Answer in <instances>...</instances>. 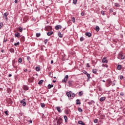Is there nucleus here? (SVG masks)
Returning <instances> with one entry per match:
<instances>
[{
  "instance_id": "34",
  "label": "nucleus",
  "mask_w": 125,
  "mask_h": 125,
  "mask_svg": "<svg viewBox=\"0 0 125 125\" xmlns=\"http://www.w3.org/2000/svg\"><path fill=\"white\" fill-rule=\"evenodd\" d=\"M83 92L80 91L79 92V95H80V96H82V95H83Z\"/></svg>"
},
{
  "instance_id": "48",
  "label": "nucleus",
  "mask_w": 125,
  "mask_h": 125,
  "mask_svg": "<svg viewBox=\"0 0 125 125\" xmlns=\"http://www.w3.org/2000/svg\"><path fill=\"white\" fill-rule=\"evenodd\" d=\"M104 12H104V11H101V14H102V15H104V14H104Z\"/></svg>"
},
{
  "instance_id": "38",
  "label": "nucleus",
  "mask_w": 125,
  "mask_h": 125,
  "mask_svg": "<svg viewBox=\"0 0 125 125\" xmlns=\"http://www.w3.org/2000/svg\"><path fill=\"white\" fill-rule=\"evenodd\" d=\"M64 119L65 120V122H66L67 121V116H64Z\"/></svg>"
},
{
  "instance_id": "3",
  "label": "nucleus",
  "mask_w": 125,
  "mask_h": 125,
  "mask_svg": "<svg viewBox=\"0 0 125 125\" xmlns=\"http://www.w3.org/2000/svg\"><path fill=\"white\" fill-rule=\"evenodd\" d=\"M119 57H120L121 59H125V56L123 55V53L120 52L119 54Z\"/></svg>"
},
{
  "instance_id": "23",
  "label": "nucleus",
  "mask_w": 125,
  "mask_h": 125,
  "mask_svg": "<svg viewBox=\"0 0 125 125\" xmlns=\"http://www.w3.org/2000/svg\"><path fill=\"white\" fill-rule=\"evenodd\" d=\"M107 83L108 84H111V83H112V81H111V80H108Z\"/></svg>"
},
{
  "instance_id": "2",
  "label": "nucleus",
  "mask_w": 125,
  "mask_h": 125,
  "mask_svg": "<svg viewBox=\"0 0 125 125\" xmlns=\"http://www.w3.org/2000/svg\"><path fill=\"white\" fill-rule=\"evenodd\" d=\"M68 78H69V76L66 75L65 77L64 78V79L62 80V83H66L67 81L68 80Z\"/></svg>"
},
{
  "instance_id": "11",
  "label": "nucleus",
  "mask_w": 125,
  "mask_h": 125,
  "mask_svg": "<svg viewBox=\"0 0 125 125\" xmlns=\"http://www.w3.org/2000/svg\"><path fill=\"white\" fill-rule=\"evenodd\" d=\"M105 99H106V97H101V98H100V101L101 102H103V101H105Z\"/></svg>"
},
{
  "instance_id": "10",
  "label": "nucleus",
  "mask_w": 125,
  "mask_h": 125,
  "mask_svg": "<svg viewBox=\"0 0 125 125\" xmlns=\"http://www.w3.org/2000/svg\"><path fill=\"white\" fill-rule=\"evenodd\" d=\"M23 89H24V90H28L29 89V87H28V86L24 85L23 86Z\"/></svg>"
},
{
  "instance_id": "57",
  "label": "nucleus",
  "mask_w": 125,
  "mask_h": 125,
  "mask_svg": "<svg viewBox=\"0 0 125 125\" xmlns=\"http://www.w3.org/2000/svg\"><path fill=\"white\" fill-rule=\"evenodd\" d=\"M48 28H49V29H50V30H51V29H52L51 26H48Z\"/></svg>"
},
{
  "instance_id": "9",
  "label": "nucleus",
  "mask_w": 125,
  "mask_h": 125,
  "mask_svg": "<svg viewBox=\"0 0 125 125\" xmlns=\"http://www.w3.org/2000/svg\"><path fill=\"white\" fill-rule=\"evenodd\" d=\"M85 35V36H86L87 37H88L89 38H90V37H91V33L89 32H86Z\"/></svg>"
},
{
  "instance_id": "8",
  "label": "nucleus",
  "mask_w": 125,
  "mask_h": 125,
  "mask_svg": "<svg viewBox=\"0 0 125 125\" xmlns=\"http://www.w3.org/2000/svg\"><path fill=\"white\" fill-rule=\"evenodd\" d=\"M62 26L60 25H58L55 26L56 30H59V29H62Z\"/></svg>"
},
{
  "instance_id": "6",
  "label": "nucleus",
  "mask_w": 125,
  "mask_h": 125,
  "mask_svg": "<svg viewBox=\"0 0 125 125\" xmlns=\"http://www.w3.org/2000/svg\"><path fill=\"white\" fill-rule=\"evenodd\" d=\"M66 95L68 97H72V92L71 91L66 92Z\"/></svg>"
},
{
  "instance_id": "19",
  "label": "nucleus",
  "mask_w": 125,
  "mask_h": 125,
  "mask_svg": "<svg viewBox=\"0 0 125 125\" xmlns=\"http://www.w3.org/2000/svg\"><path fill=\"white\" fill-rule=\"evenodd\" d=\"M47 87H48V89H50V88H51V87H53V84H49L48 85Z\"/></svg>"
},
{
  "instance_id": "60",
  "label": "nucleus",
  "mask_w": 125,
  "mask_h": 125,
  "mask_svg": "<svg viewBox=\"0 0 125 125\" xmlns=\"http://www.w3.org/2000/svg\"><path fill=\"white\" fill-rule=\"evenodd\" d=\"M105 67H106V68H108V65L107 64H105Z\"/></svg>"
},
{
  "instance_id": "15",
  "label": "nucleus",
  "mask_w": 125,
  "mask_h": 125,
  "mask_svg": "<svg viewBox=\"0 0 125 125\" xmlns=\"http://www.w3.org/2000/svg\"><path fill=\"white\" fill-rule=\"evenodd\" d=\"M95 31H96V32H99V30H100V28H99V26H97L95 28Z\"/></svg>"
},
{
  "instance_id": "59",
  "label": "nucleus",
  "mask_w": 125,
  "mask_h": 125,
  "mask_svg": "<svg viewBox=\"0 0 125 125\" xmlns=\"http://www.w3.org/2000/svg\"><path fill=\"white\" fill-rule=\"evenodd\" d=\"M51 64H53V61L52 60V61H51Z\"/></svg>"
},
{
  "instance_id": "35",
  "label": "nucleus",
  "mask_w": 125,
  "mask_h": 125,
  "mask_svg": "<svg viewBox=\"0 0 125 125\" xmlns=\"http://www.w3.org/2000/svg\"><path fill=\"white\" fill-rule=\"evenodd\" d=\"M94 123H95V124H97V123H98V120L97 119H95L94 120Z\"/></svg>"
},
{
  "instance_id": "43",
  "label": "nucleus",
  "mask_w": 125,
  "mask_h": 125,
  "mask_svg": "<svg viewBox=\"0 0 125 125\" xmlns=\"http://www.w3.org/2000/svg\"><path fill=\"white\" fill-rule=\"evenodd\" d=\"M68 84H69V85H72V82L71 81H69L68 82Z\"/></svg>"
},
{
  "instance_id": "54",
  "label": "nucleus",
  "mask_w": 125,
  "mask_h": 125,
  "mask_svg": "<svg viewBox=\"0 0 125 125\" xmlns=\"http://www.w3.org/2000/svg\"><path fill=\"white\" fill-rule=\"evenodd\" d=\"M24 72H28V69H24Z\"/></svg>"
},
{
  "instance_id": "24",
  "label": "nucleus",
  "mask_w": 125,
  "mask_h": 125,
  "mask_svg": "<svg viewBox=\"0 0 125 125\" xmlns=\"http://www.w3.org/2000/svg\"><path fill=\"white\" fill-rule=\"evenodd\" d=\"M43 83V80H40L39 83H38V84L41 85L42 84V83Z\"/></svg>"
},
{
  "instance_id": "51",
  "label": "nucleus",
  "mask_w": 125,
  "mask_h": 125,
  "mask_svg": "<svg viewBox=\"0 0 125 125\" xmlns=\"http://www.w3.org/2000/svg\"><path fill=\"white\" fill-rule=\"evenodd\" d=\"M81 14L82 16H84V13L82 12V13H81Z\"/></svg>"
},
{
  "instance_id": "32",
  "label": "nucleus",
  "mask_w": 125,
  "mask_h": 125,
  "mask_svg": "<svg viewBox=\"0 0 125 125\" xmlns=\"http://www.w3.org/2000/svg\"><path fill=\"white\" fill-rule=\"evenodd\" d=\"M84 40V39L83 38V37L80 38V42H83Z\"/></svg>"
},
{
  "instance_id": "4",
  "label": "nucleus",
  "mask_w": 125,
  "mask_h": 125,
  "mask_svg": "<svg viewBox=\"0 0 125 125\" xmlns=\"http://www.w3.org/2000/svg\"><path fill=\"white\" fill-rule=\"evenodd\" d=\"M8 15V14L7 13H5L3 16L4 19H5L6 21L8 20V19H7Z\"/></svg>"
},
{
  "instance_id": "21",
  "label": "nucleus",
  "mask_w": 125,
  "mask_h": 125,
  "mask_svg": "<svg viewBox=\"0 0 125 125\" xmlns=\"http://www.w3.org/2000/svg\"><path fill=\"white\" fill-rule=\"evenodd\" d=\"M36 70L37 71V72H39V71H41V68L39 66H37L36 68Z\"/></svg>"
},
{
  "instance_id": "25",
  "label": "nucleus",
  "mask_w": 125,
  "mask_h": 125,
  "mask_svg": "<svg viewBox=\"0 0 125 125\" xmlns=\"http://www.w3.org/2000/svg\"><path fill=\"white\" fill-rule=\"evenodd\" d=\"M78 110L79 112H80V113H82V112H83V109H82V108H81V107H78Z\"/></svg>"
},
{
  "instance_id": "46",
  "label": "nucleus",
  "mask_w": 125,
  "mask_h": 125,
  "mask_svg": "<svg viewBox=\"0 0 125 125\" xmlns=\"http://www.w3.org/2000/svg\"><path fill=\"white\" fill-rule=\"evenodd\" d=\"M75 96V94L71 93V97H74Z\"/></svg>"
},
{
  "instance_id": "14",
  "label": "nucleus",
  "mask_w": 125,
  "mask_h": 125,
  "mask_svg": "<svg viewBox=\"0 0 125 125\" xmlns=\"http://www.w3.org/2000/svg\"><path fill=\"white\" fill-rule=\"evenodd\" d=\"M17 29L20 32V33H22V32L23 31V28H22V27H18Z\"/></svg>"
},
{
  "instance_id": "33",
  "label": "nucleus",
  "mask_w": 125,
  "mask_h": 125,
  "mask_svg": "<svg viewBox=\"0 0 125 125\" xmlns=\"http://www.w3.org/2000/svg\"><path fill=\"white\" fill-rule=\"evenodd\" d=\"M19 43H20L19 42H17V43H15L14 44L15 46H17V45H19Z\"/></svg>"
},
{
  "instance_id": "62",
  "label": "nucleus",
  "mask_w": 125,
  "mask_h": 125,
  "mask_svg": "<svg viewBox=\"0 0 125 125\" xmlns=\"http://www.w3.org/2000/svg\"><path fill=\"white\" fill-rule=\"evenodd\" d=\"M53 83H56V80H54V81H53Z\"/></svg>"
},
{
  "instance_id": "37",
  "label": "nucleus",
  "mask_w": 125,
  "mask_h": 125,
  "mask_svg": "<svg viewBox=\"0 0 125 125\" xmlns=\"http://www.w3.org/2000/svg\"><path fill=\"white\" fill-rule=\"evenodd\" d=\"M87 78H88V80H89V79H90V74H87Z\"/></svg>"
},
{
  "instance_id": "13",
  "label": "nucleus",
  "mask_w": 125,
  "mask_h": 125,
  "mask_svg": "<svg viewBox=\"0 0 125 125\" xmlns=\"http://www.w3.org/2000/svg\"><path fill=\"white\" fill-rule=\"evenodd\" d=\"M53 34V31H49L47 33V36H50Z\"/></svg>"
},
{
  "instance_id": "52",
  "label": "nucleus",
  "mask_w": 125,
  "mask_h": 125,
  "mask_svg": "<svg viewBox=\"0 0 125 125\" xmlns=\"http://www.w3.org/2000/svg\"><path fill=\"white\" fill-rule=\"evenodd\" d=\"M7 41V39H4L3 41V42H6Z\"/></svg>"
},
{
  "instance_id": "58",
  "label": "nucleus",
  "mask_w": 125,
  "mask_h": 125,
  "mask_svg": "<svg viewBox=\"0 0 125 125\" xmlns=\"http://www.w3.org/2000/svg\"><path fill=\"white\" fill-rule=\"evenodd\" d=\"M12 76V75H11V74H9L8 75V77H11Z\"/></svg>"
},
{
  "instance_id": "20",
  "label": "nucleus",
  "mask_w": 125,
  "mask_h": 125,
  "mask_svg": "<svg viewBox=\"0 0 125 125\" xmlns=\"http://www.w3.org/2000/svg\"><path fill=\"white\" fill-rule=\"evenodd\" d=\"M117 69H118V70H122V65L119 64L117 66Z\"/></svg>"
},
{
  "instance_id": "12",
  "label": "nucleus",
  "mask_w": 125,
  "mask_h": 125,
  "mask_svg": "<svg viewBox=\"0 0 125 125\" xmlns=\"http://www.w3.org/2000/svg\"><path fill=\"white\" fill-rule=\"evenodd\" d=\"M15 37L16 38H20V33H19V32H17V34H15Z\"/></svg>"
},
{
  "instance_id": "18",
  "label": "nucleus",
  "mask_w": 125,
  "mask_h": 125,
  "mask_svg": "<svg viewBox=\"0 0 125 125\" xmlns=\"http://www.w3.org/2000/svg\"><path fill=\"white\" fill-rule=\"evenodd\" d=\"M58 36L60 38H63V34H61L60 32L58 33Z\"/></svg>"
},
{
  "instance_id": "45",
  "label": "nucleus",
  "mask_w": 125,
  "mask_h": 125,
  "mask_svg": "<svg viewBox=\"0 0 125 125\" xmlns=\"http://www.w3.org/2000/svg\"><path fill=\"white\" fill-rule=\"evenodd\" d=\"M83 123V121H80L78 122V124H79V125L82 124Z\"/></svg>"
},
{
  "instance_id": "7",
  "label": "nucleus",
  "mask_w": 125,
  "mask_h": 125,
  "mask_svg": "<svg viewBox=\"0 0 125 125\" xmlns=\"http://www.w3.org/2000/svg\"><path fill=\"white\" fill-rule=\"evenodd\" d=\"M57 124L59 125H61V124H62V119L60 118L59 119H58L57 121Z\"/></svg>"
},
{
  "instance_id": "40",
  "label": "nucleus",
  "mask_w": 125,
  "mask_h": 125,
  "mask_svg": "<svg viewBox=\"0 0 125 125\" xmlns=\"http://www.w3.org/2000/svg\"><path fill=\"white\" fill-rule=\"evenodd\" d=\"M83 74H85V75H87L88 74V73H87V72H86V71H85V70H83Z\"/></svg>"
},
{
  "instance_id": "49",
  "label": "nucleus",
  "mask_w": 125,
  "mask_h": 125,
  "mask_svg": "<svg viewBox=\"0 0 125 125\" xmlns=\"http://www.w3.org/2000/svg\"><path fill=\"white\" fill-rule=\"evenodd\" d=\"M86 67H88V68H90V65H89V63H87Z\"/></svg>"
},
{
  "instance_id": "56",
  "label": "nucleus",
  "mask_w": 125,
  "mask_h": 125,
  "mask_svg": "<svg viewBox=\"0 0 125 125\" xmlns=\"http://www.w3.org/2000/svg\"><path fill=\"white\" fill-rule=\"evenodd\" d=\"M28 122H29V123H30V124H32V123L33 122V121L32 120H30Z\"/></svg>"
},
{
  "instance_id": "17",
  "label": "nucleus",
  "mask_w": 125,
  "mask_h": 125,
  "mask_svg": "<svg viewBox=\"0 0 125 125\" xmlns=\"http://www.w3.org/2000/svg\"><path fill=\"white\" fill-rule=\"evenodd\" d=\"M76 105H81V102L80 101V100L77 99L76 100Z\"/></svg>"
},
{
  "instance_id": "1",
  "label": "nucleus",
  "mask_w": 125,
  "mask_h": 125,
  "mask_svg": "<svg viewBox=\"0 0 125 125\" xmlns=\"http://www.w3.org/2000/svg\"><path fill=\"white\" fill-rule=\"evenodd\" d=\"M20 103H21V105H22V106H25V105H26V99H23L21 101Z\"/></svg>"
},
{
  "instance_id": "47",
  "label": "nucleus",
  "mask_w": 125,
  "mask_h": 125,
  "mask_svg": "<svg viewBox=\"0 0 125 125\" xmlns=\"http://www.w3.org/2000/svg\"><path fill=\"white\" fill-rule=\"evenodd\" d=\"M120 80H123V79H124V76H123V75L120 76Z\"/></svg>"
},
{
  "instance_id": "63",
  "label": "nucleus",
  "mask_w": 125,
  "mask_h": 125,
  "mask_svg": "<svg viewBox=\"0 0 125 125\" xmlns=\"http://www.w3.org/2000/svg\"><path fill=\"white\" fill-rule=\"evenodd\" d=\"M113 15H116V13L115 12L113 13Z\"/></svg>"
},
{
  "instance_id": "50",
  "label": "nucleus",
  "mask_w": 125,
  "mask_h": 125,
  "mask_svg": "<svg viewBox=\"0 0 125 125\" xmlns=\"http://www.w3.org/2000/svg\"><path fill=\"white\" fill-rule=\"evenodd\" d=\"M44 43H45V44H46V43H47V39H46L44 40Z\"/></svg>"
},
{
  "instance_id": "44",
  "label": "nucleus",
  "mask_w": 125,
  "mask_h": 125,
  "mask_svg": "<svg viewBox=\"0 0 125 125\" xmlns=\"http://www.w3.org/2000/svg\"><path fill=\"white\" fill-rule=\"evenodd\" d=\"M73 3L74 4H77V0H73Z\"/></svg>"
},
{
  "instance_id": "30",
  "label": "nucleus",
  "mask_w": 125,
  "mask_h": 125,
  "mask_svg": "<svg viewBox=\"0 0 125 125\" xmlns=\"http://www.w3.org/2000/svg\"><path fill=\"white\" fill-rule=\"evenodd\" d=\"M71 20H72V22H73V23H75V22H76L75 20V17L72 18Z\"/></svg>"
},
{
  "instance_id": "53",
  "label": "nucleus",
  "mask_w": 125,
  "mask_h": 125,
  "mask_svg": "<svg viewBox=\"0 0 125 125\" xmlns=\"http://www.w3.org/2000/svg\"><path fill=\"white\" fill-rule=\"evenodd\" d=\"M113 9H110L109 12H113Z\"/></svg>"
},
{
  "instance_id": "64",
  "label": "nucleus",
  "mask_w": 125,
  "mask_h": 125,
  "mask_svg": "<svg viewBox=\"0 0 125 125\" xmlns=\"http://www.w3.org/2000/svg\"><path fill=\"white\" fill-rule=\"evenodd\" d=\"M91 102H92V103H94V101H92Z\"/></svg>"
},
{
  "instance_id": "39",
  "label": "nucleus",
  "mask_w": 125,
  "mask_h": 125,
  "mask_svg": "<svg viewBox=\"0 0 125 125\" xmlns=\"http://www.w3.org/2000/svg\"><path fill=\"white\" fill-rule=\"evenodd\" d=\"M19 63H21L22 62V59L21 58H20L19 59Z\"/></svg>"
},
{
  "instance_id": "28",
  "label": "nucleus",
  "mask_w": 125,
  "mask_h": 125,
  "mask_svg": "<svg viewBox=\"0 0 125 125\" xmlns=\"http://www.w3.org/2000/svg\"><path fill=\"white\" fill-rule=\"evenodd\" d=\"M21 42H25V37H21Z\"/></svg>"
},
{
  "instance_id": "29",
  "label": "nucleus",
  "mask_w": 125,
  "mask_h": 125,
  "mask_svg": "<svg viewBox=\"0 0 125 125\" xmlns=\"http://www.w3.org/2000/svg\"><path fill=\"white\" fill-rule=\"evenodd\" d=\"M41 107H42V108H44V107H45V104H44V103L41 104Z\"/></svg>"
},
{
  "instance_id": "22",
  "label": "nucleus",
  "mask_w": 125,
  "mask_h": 125,
  "mask_svg": "<svg viewBox=\"0 0 125 125\" xmlns=\"http://www.w3.org/2000/svg\"><path fill=\"white\" fill-rule=\"evenodd\" d=\"M93 74H96L97 73V69H94L92 70Z\"/></svg>"
},
{
  "instance_id": "31",
  "label": "nucleus",
  "mask_w": 125,
  "mask_h": 125,
  "mask_svg": "<svg viewBox=\"0 0 125 125\" xmlns=\"http://www.w3.org/2000/svg\"><path fill=\"white\" fill-rule=\"evenodd\" d=\"M10 51L11 52L14 53V49H13V48H11V49H10Z\"/></svg>"
},
{
  "instance_id": "5",
  "label": "nucleus",
  "mask_w": 125,
  "mask_h": 125,
  "mask_svg": "<svg viewBox=\"0 0 125 125\" xmlns=\"http://www.w3.org/2000/svg\"><path fill=\"white\" fill-rule=\"evenodd\" d=\"M102 62L106 63H108V60H107V58L104 57L102 60Z\"/></svg>"
},
{
  "instance_id": "26",
  "label": "nucleus",
  "mask_w": 125,
  "mask_h": 125,
  "mask_svg": "<svg viewBox=\"0 0 125 125\" xmlns=\"http://www.w3.org/2000/svg\"><path fill=\"white\" fill-rule=\"evenodd\" d=\"M27 59L28 61H29V63H30V62H31V58L29 56H28L27 57Z\"/></svg>"
},
{
  "instance_id": "42",
  "label": "nucleus",
  "mask_w": 125,
  "mask_h": 125,
  "mask_svg": "<svg viewBox=\"0 0 125 125\" xmlns=\"http://www.w3.org/2000/svg\"><path fill=\"white\" fill-rule=\"evenodd\" d=\"M120 95L121 96H124V95H125V93L124 92H121L120 93Z\"/></svg>"
},
{
  "instance_id": "55",
  "label": "nucleus",
  "mask_w": 125,
  "mask_h": 125,
  "mask_svg": "<svg viewBox=\"0 0 125 125\" xmlns=\"http://www.w3.org/2000/svg\"><path fill=\"white\" fill-rule=\"evenodd\" d=\"M18 2V0H15V3H17Z\"/></svg>"
},
{
  "instance_id": "27",
  "label": "nucleus",
  "mask_w": 125,
  "mask_h": 125,
  "mask_svg": "<svg viewBox=\"0 0 125 125\" xmlns=\"http://www.w3.org/2000/svg\"><path fill=\"white\" fill-rule=\"evenodd\" d=\"M36 36L37 38H39V37H41V33H36Z\"/></svg>"
},
{
  "instance_id": "41",
  "label": "nucleus",
  "mask_w": 125,
  "mask_h": 125,
  "mask_svg": "<svg viewBox=\"0 0 125 125\" xmlns=\"http://www.w3.org/2000/svg\"><path fill=\"white\" fill-rule=\"evenodd\" d=\"M4 114H5L6 116H8V111H4Z\"/></svg>"
},
{
  "instance_id": "61",
  "label": "nucleus",
  "mask_w": 125,
  "mask_h": 125,
  "mask_svg": "<svg viewBox=\"0 0 125 125\" xmlns=\"http://www.w3.org/2000/svg\"><path fill=\"white\" fill-rule=\"evenodd\" d=\"M81 125H85L84 123L83 122V123L81 124Z\"/></svg>"
},
{
  "instance_id": "36",
  "label": "nucleus",
  "mask_w": 125,
  "mask_h": 125,
  "mask_svg": "<svg viewBox=\"0 0 125 125\" xmlns=\"http://www.w3.org/2000/svg\"><path fill=\"white\" fill-rule=\"evenodd\" d=\"M2 26H3V23L0 22V29H1V27H2Z\"/></svg>"
},
{
  "instance_id": "16",
  "label": "nucleus",
  "mask_w": 125,
  "mask_h": 125,
  "mask_svg": "<svg viewBox=\"0 0 125 125\" xmlns=\"http://www.w3.org/2000/svg\"><path fill=\"white\" fill-rule=\"evenodd\" d=\"M56 109H57L58 112H59V113H61V109L60 108V107L57 106Z\"/></svg>"
}]
</instances>
